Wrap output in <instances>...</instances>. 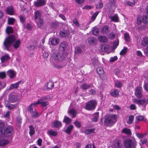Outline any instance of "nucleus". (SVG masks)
<instances>
[{
	"instance_id": "f257e3e1",
	"label": "nucleus",
	"mask_w": 148,
	"mask_h": 148,
	"mask_svg": "<svg viewBox=\"0 0 148 148\" xmlns=\"http://www.w3.org/2000/svg\"><path fill=\"white\" fill-rule=\"evenodd\" d=\"M15 36L13 35H9L4 40L3 45L5 49L8 51H10V47L12 45L14 42L13 47L15 49L18 48L21 43V41L20 39H18L16 41Z\"/></svg>"
},
{
	"instance_id": "f03ea898",
	"label": "nucleus",
	"mask_w": 148,
	"mask_h": 148,
	"mask_svg": "<svg viewBox=\"0 0 148 148\" xmlns=\"http://www.w3.org/2000/svg\"><path fill=\"white\" fill-rule=\"evenodd\" d=\"M117 115L108 114L104 117V125L106 127H112L117 121Z\"/></svg>"
},
{
	"instance_id": "7ed1b4c3",
	"label": "nucleus",
	"mask_w": 148,
	"mask_h": 148,
	"mask_svg": "<svg viewBox=\"0 0 148 148\" xmlns=\"http://www.w3.org/2000/svg\"><path fill=\"white\" fill-rule=\"evenodd\" d=\"M70 31L69 28V25L66 24L64 28L60 32L59 36L60 37L68 38L70 36Z\"/></svg>"
},
{
	"instance_id": "20e7f679",
	"label": "nucleus",
	"mask_w": 148,
	"mask_h": 148,
	"mask_svg": "<svg viewBox=\"0 0 148 148\" xmlns=\"http://www.w3.org/2000/svg\"><path fill=\"white\" fill-rule=\"evenodd\" d=\"M97 102L95 100H90L86 103L85 109L87 110L91 111L95 110L97 105Z\"/></svg>"
},
{
	"instance_id": "39448f33",
	"label": "nucleus",
	"mask_w": 148,
	"mask_h": 148,
	"mask_svg": "<svg viewBox=\"0 0 148 148\" xmlns=\"http://www.w3.org/2000/svg\"><path fill=\"white\" fill-rule=\"evenodd\" d=\"M13 131V127L12 126H8L5 128L1 134L3 135L6 138L12 135Z\"/></svg>"
},
{
	"instance_id": "423d86ee",
	"label": "nucleus",
	"mask_w": 148,
	"mask_h": 148,
	"mask_svg": "<svg viewBox=\"0 0 148 148\" xmlns=\"http://www.w3.org/2000/svg\"><path fill=\"white\" fill-rule=\"evenodd\" d=\"M124 144L126 148H134L136 145L135 143L130 139L125 140L124 141Z\"/></svg>"
},
{
	"instance_id": "0eeeda50",
	"label": "nucleus",
	"mask_w": 148,
	"mask_h": 148,
	"mask_svg": "<svg viewBox=\"0 0 148 148\" xmlns=\"http://www.w3.org/2000/svg\"><path fill=\"white\" fill-rule=\"evenodd\" d=\"M52 56L55 60L58 61L62 60L64 58L63 54L58 52L53 53L52 54Z\"/></svg>"
},
{
	"instance_id": "6e6552de",
	"label": "nucleus",
	"mask_w": 148,
	"mask_h": 148,
	"mask_svg": "<svg viewBox=\"0 0 148 148\" xmlns=\"http://www.w3.org/2000/svg\"><path fill=\"white\" fill-rule=\"evenodd\" d=\"M142 91V88L139 86V99L142 97V95L141 94ZM148 103V99H139V105H142L145 106Z\"/></svg>"
},
{
	"instance_id": "1a4fd4ad",
	"label": "nucleus",
	"mask_w": 148,
	"mask_h": 148,
	"mask_svg": "<svg viewBox=\"0 0 148 148\" xmlns=\"http://www.w3.org/2000/svg\"><path fill=\"white\" fill-rule=\"evenodd\" d=\"M46 4V0H37L34 2V5L37 7H40L45 5Z\"/></svg>"
},
{
	"instance_id": "9d476101",
	"label": "nucleus",
	"mask_w": 148,
	"mask_h": 148,
	"mask_svg": "<svg viewBox=\"0 0 148 148\" xmlns=\"http://www.w3.org/2000/svg\"><path fill=\"white\" fill-rule=\"evenodd\" d=\"M88 43L90 45H93L97 44V40L93 37H90L87 40Z\"/></svg>"
},
{
	"instance_id": "9b49d317",
	"label": "nucleus",
	"mask_w": 148,
	"mask_h": 148,
	"mask_svg": "<svg viewBox=\"0 0 148 148\" xmlns=\"http://www.w3.org/2000/svg\"><path fill=\"white\" fill-rule=\"evenodd\" d=\"M99 51L100 52H106L108 51L109 46L105 44H102L100 46Z\"/></svg>"
},
{
	"instance_id": "f8f14e48",
	"label": "nucleus",
	"mask_w": 148,
	"mask_h": 148,
	"mask_svg": "<svg viewBox=\"0 0 148 148\" xmlns=\"http://www.w3.org/2000/svg\"><path fill=\"white\" fill-rule=\"evenodd\" d=\"M21 82V81H20L14 84H11L8 88V90H10L13 89L18 88L19 87V84H20Z\"/></svg>"
},
{
	"instance_id": "ddd939ff",
	"label": "nucleus",
	"mask_w": 148,
	"mask_h": 148,
	"mask_svg": "<svg viewBox=\"0 0 148 148\" xmlns=\"http://www.w3.org/2000/svg\"><path fill=\"white\" fill-rule=\"evenodd\" d=\"M122 144L121 142L117 140L114 142L112 146V148H121Z\"/></svg>"
},
{
	"instance_id": "4468645a",
	"label": "nucleus",
	"mask_w": 148,
	"mask_h": 148,
	"mask_svg": "<svg viewBox=\"0 0 148 148\" xmlns=\"http://www.w3.org/2000/svg\"><path fill=\"white\" fill-rule=\"evenodd\" d=\"M68 45L65 41H63L60 44L59 49L60 51L63 52L64 51L66 47Z\"/></svg>"
},
{
	"instance_id": "2eb2a0df",
	"label": "nucleus",
	"mask_w": 148,
	"mask_h": 148,
	"mask_svg": "<svg viewBox=\"0 0 148 148\" xmlns=\"http://www.w3.org/2000/svg\"><path fill=\"white\" fill-rule=\"evenodd\" d=\"M10 58L8 54H7L5 55H4L2 56L1 58V60L2 63H3L8 60L10 59Z\"/></svg>"
},
{
	"instance_id": "dca6fc26",
	"label": "nucleus",
	"mask_w": 148,
	"mask_h": 148,
	"mask_svg": "<svg viewBox=\"0 0 148 148\" xmlns=\"http://www.w3.org/2000/svg\"><path fill=\"white\" fill-rule=\"evenodd\" d=\"M60 23L58 21H53L50 25L51 28L56 29L59 27Z\"/></svg>"
},
{
	"instance_id": "f3484780",
	"label": "nucleus",
	"mask_w": 148,
	"mask_h": 148,
	"mask_svg": "<svg viewBox=\"0 0 148 148\" xmlns=\"http://www.w3.org/2000/svg\"><path fill=\"white\" fill-rule=\"evenodd\" d=\"M7 75L10 78H13L16 75V73L14 71L10 69L8 70L7 72Z\"/></svg>"
},
{
	"instance_id": "a211bd4d",
	"label": "nucleus",
	"mask_w": 148,
	"mask_h": 148,
	"mask_svg": "<svg viewBox=\"0 0 148 148\" xmlns=\"http://www.w3.org/2000/svg\"><path fill=\"white\" fill-rule=\"evenodd\" d=\"M7 13L10 15H12L14 14V9L12 6L8 7L6 10Z\"/></svg>"
},
{
	"instance_id": "6ab92c4d",
	"label": "nucleus",
	"mask_w": 148,
	"mask_h": 148,
	"mask_svg": "<svg viewBox=\"0 0 148 148\" xmlns=\"http://www.w3.org/2000/svg\"><path fill=\"white\" fill-rule=\"evenodd\" d=\"M52 125L54 127L56 128H60L62 125V122L58 121H56L53 122Z\"/></svg>"
},
{
	"instance_id": "aec40b11",
	"label": "nucleus",
	"mask_w": 148,
	"mask_h": 148,
	"mask_svg": "<svg viewBox=\"0 0 148 148\" xmlns=\"http://www.w3.org/2000/svg\"><path fill=\"white\" fill-rule=\"evenodd\" d=\"M109 31V27L107 25L103 26L101 29V32L103 34H107Z\"/></svg>"
},
{
	"instance_id": "412c9836",
	"label": "nucleus",
	"mask_w": 148,
	"mask_h": 148,
	"mask_svg": "<svg viewBox=\"0 0 148 148\" xmlns=\"http://www.w3.org/2000/svg\"><path fill=\"white\" fill-rule=\"evenodd\" d=\"M73 128V126L72 125H70L67 127L64 132L67 134H69L71 133Z\"/></svg>"
},
{
	"instance_id": "4be33fe9",
	"label": "nucleus",
	"mask_w": 148,
	"mask_h": 148,
	"mask_svg": "<svg viewBox=\"0 0 148 148\" xmlns=\"http://www.w3.org/2000/svg\"><path fill=\"white\" fill-rule=\"evenodd\" d=\"M119 91L117 89H115L113 91L110 92V95L114 97H118L119 96Z\"/></svg>"
},
{
	"instance_id": "5701e85b",
	"label": "nucleus",
	"mask_w": 148,
	"mask_h": 148,
	"mask_svg": "<svg viewBox=\"0 0 148 148\" xmlns=\"http://www.w3.org/2000/svg\"><path fill=\"white\" fill-rule=\"evenodd\" d=\"M59 40L57 38H52L51 40V43L53 46L56 45L59 43Z\"/></svg>"
},
{
	"instance_id": "b1692460",
	"label": "nucleus",
	"mask_w": 148,
	"mask_h": 148,
	"mask_svg": "<svg viewBox=\"0 0 148 148\" xmlns=\"http://www.w3.org/2000/svg\"><path fill=\"white\" fill-rule=\"evenodd\" d=\"M47 134L49 136H56L58 135V133L57 132L54 131L53 130H49L47 132Z\"/></svg>"
},
{
	"instance_id": "393cba45",
	"label": "nucleus",
	"mask_w": 148,
	"mask_h": 148,
	"mask_svg": "<svg viewBox=\"0 0 148 148\" xmlns=\"http://www.w3.org/2000/svg\"><path fill=\"white\" fill-rule=\"evenodd\" d=\"M9 143V141L6 139L0 140V146H3L6 145Z\"/></svg>"
},
{
	"instance_id": "a878e982",
	"label": "nucleus",
	"mask_w": 148,
	"mask_h": 148,
	"mask_svg": "<svg viewBox=\"0 0 148 148\" xmlns=\"http://www.w3.org/2000/svg\"><path fill=\"white\" fill-rule=\"evenodd\" d=\"M98 40L101 42H106L108 41L106 37L104 36H101L98 38Z\"/></svg>"
},
{
	"instance_id": "bb28decb",
	"label": "nucleus",
	"mask_w": 148,
	"mask_h": 148,
	"mask_svg": "<svg viewBox=\"0 0 148 148\" xmlns=\"http://www.w3.org/2000/svg\"><path fill=\"white\" fill-rule=\"evenodd\" d=\"M69 115L71 116L73 118L75 117L76 114V112L74 109H71L68 112Z\"/></svg>"
},
{
	"instance_id": "cd10ccee",
	"label": "nucleus",
	"mask_w": 148,
	"mask_h": 148,
	"mask_svg": "<svg viewBox=\"0 0 148 148\" xmlns=\"http://www.w3.org/2000/svg\"><path fill=\"white\" fill-rule=\"evenodd\" d=\"M17 100V97L14 95L11 96L9 98V101L11 103H14Z\"/></svg>"
},
{
	"instance_id": "c85d7f7f",
	"label": "nucleus",
	"mask_w": 148,
	"mask_h": 148,
	"mask_svg": "<svg viewBox=\"0 0 148 148\" xmlns=\"http://www.w3.org/2000/svg\"><path fill=\"white\" fill-rule=\"evenodd\" d=\"M29 134L31 136L35 134V129L32 125H30L29 127Z\"/></svg>"
},
{
	"instance_id": "c756f323",
	"label": "nucleus",
	"mask_w": 148,
	"mask_h": 148,
	"mask_svg": "<svg viewBox=\"0 0 148 148\" xmlns=\"http://www.w3.org/2000/svg\"><path fill=\"white\" fill-rule=\"evenodd\" d=\"M90 88V85L86 83L83 84L81 86V88L83 90H86Z\"/></svg>"
},
{
	"instance_id": "7c9ffc66",
	"label": "nucleus",
	"mask_w": 148,
	"mask_h": 148,
	"mask_svg": "<svg viewBox=\"0 0 148 148\" xmlns=\"http://www.w3.org/2000/svg\"><path fill=\"white\" fill-rule=\"evenodd\" d=\"M38 102L39 104H41V106L42 107H46L49 104L48 101H43L42 99L38 100Z\"/></svg>"
},
{
	"instance_id": "2f4dec72",
	"label": "nucleus",
	"mask_w": 148,
	"mask_h": 148,
	"mask_svg": "<svg viewBox=\"0 0 148 148\" xmlns=\"http://www.w3.org/2000/svg\"><path fill=\"white\" fill-rule=\"evenodd\" d=\"M92 33L95 36H97L99 34V31L98 27H94L92 30Z\"/></svg>"
},
{
	"instance_id": "473e14b6",
	"label": "nucleus",
	"mask_w": 148,
	"mask_h": 148,
	"mask_svg": "<svg viewBox=\"0 0 148 148\" xmlns=\"http://www.w3.org/2000/svg\"><path fill=\"white\" fill-rule=\"evenodd\" d=\"M148 44V37H145L143 38L142 42V45L143 46H145Z\"/></svg>"
},
{
	"instance_id": "72a5a7b5",
	"label": "nucleus",
	"mask_w": 148,
	"mask_h": 148,
	"mask_svg": "<svg viewBox=\"0 0 148 148\" xmlns=\"http://www.w3.org/2000/svg\"><path fill=\"white\" fill-rule=\"evenodd\" d=\"M95 129H86L84 131V133L87 134H89L92 133H94V131Z\"/></svg>"
},
{
	"instance_id": "f704fd0d",
	"label": "nucleus",
	"mask_w": 148,
	"mask_h": 148,
	"mask_svg": "<svg viewBox=\"0 0 148 148\" xmlns=\"http://www.w3.org/2000/svg\"><path fill=\"white\" fill-rule=\"evenodd\" d=\"M63 122L65 123L67 125L69 124L70 123L71 120L69 117L65 116Z\"/></svg>"
},
{
	"instance_id": "c9c22d12",
	"label": "nucleus",
	"mask_w": 148,
	"mask_h": 148,
	"mask_svg": "<svg viewBox=\"0 0 148 148\" xmlns=\"http://www.w3.org/2000/svg\"><path fill=\"white\" fill-rule=\"evenodd\" d=\"M97 71L98 74L101 76L104 73V71L103 69L100 67H98L97 69Z\"/></svg>"
},
{
	"instance_id": "e433bc0d",
	"label": "nucleus",
	"mask_w": 148,
	"mask_h": 148,
	"mask_svg": "<svg viewBox=\"0 0 148 148\" xmlns=\"http://www.w3.org/2000/svg\"><path fill=\"white\" fill-rule=\"evenodd\" d=\"M134 119V116L133 115L129 116L128 119L127 121V123L129 124H132Z\"/></svg>"
},
{
	"instance_id": "4c0bfd02",
	"label": "nucleus",
	"mask_w": 148,
	"mask_h": 148,
	"mask_svg": "<svg viewBox=\"0 0 148 148\" xmlns=\"http://www.w3.org/2000/svg\"><path fill=\"white\" fill-rule=\"evenodd\" d=\"M124 38L125 40L127 42H129L130 40V38L129 33H125L124 34Z\"/></svg>"
},
{
	"instance_id": "58836bf2",
	"label": "nucleus",
	"mask_w": 148,
	"mask_h": 148,
	"mask_svg": "<svg viewBox=\"0 0 148 148\" xmlns=\"http://www.w3.org/2000/svg\"><path fill=\"white\" fill-rule=\"evenodd\" d=\"M122 132L126 134L130 135L131 134V130L130 129L126 128H124L122 131Z\"/></svg>"
},
{
	"instance_id": "ea45409f",
	"label": "nucleus",
	"mask_w": 148,
	"mask_h": 148,
	"mask_svg": "<svg viewBox=\"0 0 148 148\" xmlns=\"http://www.w3.org/2000/svg\"><path fill=\"white\" fill-rule=\"evenodd\" d=\"M95 116L93 117L92 120L94 122H97L98 121V119L99 117V113L98 112L96 113L95 114Z\"/></svg>"
},
{
	"instance_id": "a19ab883",
	"label": "nucleus",
	"mask_w": 148,
	"mask_h": 148,
	"mask_svg": "<svg viewBox=\"0 0 148 148\" xmlns=\"http://www.w3.org/2000/svg\"><path fill=\"white\" fill-rule=\"evenodd\" d=\"M5 124L4 123L0 122V133L1 134L3 133L5 128Z\"/></svg>"
},
{
	"instance_id": "79ce46f5",
	"label": "nucleus",
	"mask_w": 148,
	"mask_h": 148,
	"mask_svg": "<svg viewBox=\"0 0 148 148\" xmlns=\"http://www.w3.org/2000/svg\"><path fill=\"white\" fill-rule=\"evenodd\" d=\"M41 12L39 10H37L35 12L34 19L35 20L41 16Z\"/></svg>"
},
{
	"instance_id": "37998d69",
	"label": "nucleus",
	"mask_w": 148,
	"mask_h": 148,
	"mask_svg": "<svg viewBox=\"0 0 148 148\" xmlns=\"http://www.w3.org/2000/svg\"><path fill=\"white\" fill-rule=\"evenodd\" d=\"M6 32L8 34L13 33V28L12 27H7L6 29Z\"/></svg>"
},
{
	"instance_id": "c03bdc74",
	"label": "nucleus",
	"mask_w": 148,
	"mask_h": 148,
	"mask_svg": "<svg viewBox=\"0 0 148 148\" xmlns=\"http://www.w3.org/2000/svg\"><path fill=\"white\" fill-rule=\"evenodd\" d=\"M19 20L20 22L24 23L26 20V18L24 15H21L19 16Z\"/></svg>"
},
{
	"instance_id": "a18cd8bd",
	"label": "nucleus",
	"mask_w": 148,
	"mask_h": 148,
	"mask_svg": "<svg viewBox=\"0 0 148 148\" xmlns=\"http://www.w3.org/2000/svg\"><path fill=\"white\" fill-rule=\"evenodd\" d=\"M111 21L113 22H118L119 21V18L117 15H114L111 18Z\"/></svg>"
},
{
	"instance_id": "49530a36",
	"label": "nucleus",
	"mask_w": 148,
	"mask_h": 148,
	"mask_svg": "<svg viewBox=\"0 0 148 148\" xmlns=\"http://www.w3.org/2000/svg\"><path fill=\"white\" fill-rule=\"evenodd\" d=\"M54 85V84L52 82H49L47 83V87L48 89H51L53 87Z\"/></svg>"
},
{
	"instance_id": "de8ad7c7",
	"label": "nucleus",
	"mask_w": 148,
	"mask_h": 148,
	"mask_svg": "<svg viewBox=\"0 0 148 148\" xmlns=\"http://www.w3.org/2000/svg\"><path fill=\"white\" fill-rule=\"evenodd\" d=\"M127 50V48L126 47H124L123 49L121 50L120 53V54L121 56L125 54Z\"/></svg>"
},
{
	"instance_id": "09e8293b",
	"label": "nucleus",
	"mask_w": 148,
	"mask_h": 148,
	"mask_svg": "<svg viewBox=\"0 0 148 148\" xmlns=\"http://www.w3.org/2000/svg\"><path fill=\"white\" fill-rule=\"evenodd\" d=\"M43 24V20L42 19L39 18V21L38 23V27H41Z\"/></svg>"
},
{
	"instance_id": "8fccbe9b",
	"label": "nucleus",
	"mask_w": 148,
	"mask_h": 148,
	"mask_svg": "<svg viewBox=\"0 0 148 148\" xmlns=\"http://www.w3.org/2000/svg\"><path fill=\"white\" fill-rule=\"evenodd\" d=\"M103 6V3L101 1H99V3L97 4L96 6V8L97 9H101L102 8Z\"/></svg>"
},
{
	"instance_id": "3c124183",
	"label": "nucleus",
	"mask_w": 148,
	"mask_h": 148,
	"mask_svg": "<svg viewBox=\"0 0 148 148\" xmlns=\"http://www.w3.org/2000/svg\"><path fill=\"white\" fill-rule=\"evenodd\" d=\"M15 21V20L14 18H10L8 19V23L10 25H13Z\"/></svg>"
},
{
	"instance_id": "603ef678",
	"label": "nucleus",
	"mask_w": 148,
	"mask_h": 148,
	"mask_svg": "<svg viewBox=\"0 0 148 148\" xmlns=\"http://www.w3.org/2000/svg\"><path fill=\"white\" fill-rule=\"evenodd\" d=\"M74 124L75 125L77 128H79L81 127V125L80 122L77 121H75L74 122Z\"/></svg>"
},
{
	"instance_id": "864d4df0",
	"label": "nucleus",
	"mask_w": 148,
	"mask_h": 148,
	"mask_svg": "<svg viewBox=\"0 0 148 148\" xmlns=\"http://www.w3.org/2000/svg\"><path fill=\"white\" fill-rule=\"evenodd\" d=\"M119 45V40H117L116 41H114L113 42V47L114 49H115Z\"/></svg>"
},
{
	"instance_id": "5fc2aeb1",
	"label": "nucleus",
	"mask_w": 148,
	"mask_h": 148,
	"mask_svg": "<svg viewBox=\"0 0 148 148\" xmlns=\"http://www.w3.org/2000/svg\"><path fill=\"white\" fill-rule=\"evenodd\" d=\"M88 91L91 95H95L96 93V91L93 89L89 90Z\"/></svg>"
},
{
	"instance_id": "6e6d98bb",
	"label": "nucleus",
	"mask_w": 148,
	"mask_h": 148,
	"mask_svg": "<svg viewBox=\"0 0 148 148\" xmlns=\"http://www.w3.org/2000/svg\"><path fill=\"white\" fill-rule=\"evenodd\" d=\"M99 12L98 11L96 12L92 16L91 20L93 21H94L96 19L97 16L98 15Z\"/></svg>"
},
{
	"instance_id": "4d7b16f0",
	"label": "nucleus",
	"mask_w": 148,
	"mask_h": 148,
	"mask_svg": "<svg viewBox=\"0 0 148 148\" xmlns=\"http://www.w3.org/2000/svg\"><path fill=\"white\" fill-rule=\"evenodd\" d=\"M82 50L79 47H76L75 48V52L76 53H81Z\"/></svg>"
},
{
	"instance_id": "13d9d810",
	"label": "nucleus",
	"mask_w": 148,
	"mask_h": 148,
	"mask_svg": "<svg viewBox=\"0 0 148 148\" xmlns=\"http://www.w3.org/2000/svg\"><path fill=\"white\" fill-rule=\"evenodd\" d=\"M6 77V73L5 72H0V78L3 79L5 78Z\"/></svg>"
},
{
	"instance_id": "bf43d9fd",
	"label": "nucleus",
	"mask_w": 148,
	"mask_h": 148,
	"mask_svg": "<svg viewBox=\"0 0 148 148\" xmlns=\"http://www.w3.org/2000/svg\"><path fill=\"white\" fill-rule=\"evenodd\" d=\"M22 119L20 117H17L16 118V123L18 126H20L22 123Z\"/></svg>"
},
{
	"instance_id": "052dcab7",
	"label": "nucleus",
	"mask_w": 148,
	"mask_h": 148,
	"mask_svg": "<svg viewBox=\"0 0 148 148\" xmlns=\"http://www.w3.org/2000/svg\"><path fill=\"white\" fill-rule=\"evenodd\" d=\"M115 86L118 88H121L122 86V84L120 81L116 82L115 84Z\"/></svg>"
},
{
	"instance_id": "680f3d73",
	"label": "nucleus",
	"mask_w": 148,
	"mask_h": 148,
	"mask_svg": "<svg viewBox=\"0 0 148 148\" xmlns=\"http://www.w3.org/2000/svg\"><path fill=\"white\" fill-rule=\"evenodd\" d=\"M73 22L75 25L77 26V27H79V23L76 18H75L73 19Z\"/></svg>"
},
{
	"instance_id": "e2e57ef3",
	"label": "nucleus",
	"mask_w": 148,
	"mask_h": 148,
	"mask_svg": "<svg viewBox=\"0 0 148 148\" xmlns=\"http://www.w3.org/2000/svg\"><path fill=\"white\" fill-rule=\"evenodd\" d=\"M118 59V58L116 56L111 57L110 58L109 61L110 62H113L116 60Z\"/></svg>"
},
{
	"instance_id": "0e129e2a",
	"label": "nucleus",
	"mask_w": 148,
	"mask_h": 148,
	"mask_svg": "<svg viewBox=\"0 0 148 148\" xmlns=\"http://www.w3.org/2000/svg\"><path fill=\"white\" fill-rule=\"evenodd\" d=\"M143 20L145 23H148V16L147 15L144 16L143 18Z\"/></svg>"
},
{
	"instance_id": "69168bd1",
	"label": "nucleus",
	"mask_w": 148,
	"mask_h": 148,
	"mask_svg": "<svg viewBox=\"0 0 148 148\" xmlns=\"http://www.w3.org/2000/svg\"><path fill=\"white\" fill-rule=\"evenodd\" d=\"M93 7L92 6L90 5H85L82 8V9H91L92 8H93Z\"/></svg>"
},
{
	"instance_id": "338daca9",
	"label": "nucleus",
	"mask_w": 148,
	"mask_h": 148,
	"mask_svg": "<svg viewBox=\"0 0 148 148\" xmlns=\"http://www.w3.org/2000/svg\"><path fill=\"white\" fill-rule=\"evenodd\" d=\"M16 106V105L15 104H10V105L8 106V109L11 110L15 108Z\"/></svg>"
},
{
	"instance_id": "774afa93",
	"label": "nucleus",
	"mask_w": 148,
	"mask_h": 148,
	"mask_svg": "<svg viewBox=\"0 0 148 148\" xmlns=\"http://www.w3.org/2000/svg\"><path fill=\"white\" fill-rule=\"evenodd\" d=\"M147 141V140L146 138L142 139L140 140L141 143L140 145H141L142 144H145Z\"/></svg>"
}]
</instances>
